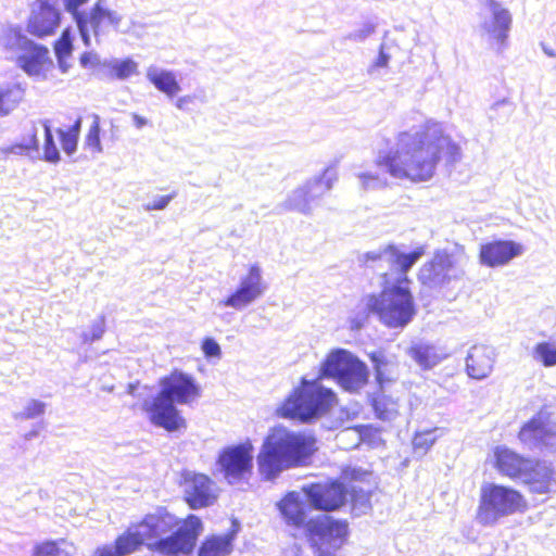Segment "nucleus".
<instances>
[{
    "label": "nucleus",
    "instance_id": "nucleus-1",
    "mask_svg": "<svg viewBox=\"0 0 556 556\" xmlns=\"http://www.w3.org/2000/svg\"><path fill=\"white\" fill-rule=\"evenodd\" d=\"M396 150H390L375 160L376 170L361 173L363 188L387 186L386 174L392 178L420 184L431 180L439 163L455 165L462 159V149L446 132L443 124L425 121L419 127L397 132Z\"/></svg>",
    "mask_w": 556,
    "mask_h": 556
},
{
    "label": "nucleus",
    "instance_id": "nucleus-2",
    "mask_svg": "<svg viewBox=\"0 0 556 556\" xmlns=\"http://www.w3.org/2000/svg\"><path fill=\"white\" fill-rule=\"evenodd\" d=\"M203 532V522L189 514L179 519L165 507H157L139 521L130 523L113 542L117 556H130L143 546L162 556H188Z\"/></svg>",
    "mask_w": 556,
    "mask_h": 556
},
{
    "label": "nucleus",
    "instance_id": "nucleus-3",
    "mask_svg": "<svg viewBox=\"0 0 556 556\" xmlns=\"http://www.w3.org/2000/svg\"><path fill=\"white\" fill-rule=\"evenodd\" d=\"M426 253L425 247H417L408 253L401 252L394 244H388L380 252L367 253L366 261L377 262L389 255V264L396 268L395 277L390 271L381 274V290L369 293L363 299V315H371L388 328H404L416 315L414 295L410 291L408 270Z\"/></svg>",
    "mask_w": 556,
    "mask_h": 556
},
{
    "label": "nucleus",
    "instance_id": "nucleus-4",
    "mask_svg": "<svg viewBox=\"0 0 556 556\" xmlns=\"http://www.w3.org/2000/svg\"><path fill=\"white\" fill-rule=\"evenodd\" d=\"M277 508L288 526L305 529V539L314 556H337L349 540L348 520L329 515L307 520V505L295 491L285 494Z\"/></svg>",
    "mask_w": 556,
    "mask_h": 556
},
{
    "label": "nucleus",
    "instance_id": "nucleus-5",
    "mask_svg": "<svg viewBox=\"0 0 556 556\" xmlns=\"http://www.w3.org/2000/svg\"><path fill=\"white\" fill-rule=\"evenodd\" d=\"M316 451L313 435L274 427L264 438L256 456L257 470L264 480H274L283 470L308 465Z\"/></svg>",
    "mask_w": 556,
    "mask_h": 556
},
{
    "label": "nucleus",
    "instance_id": "nucleus-6",
    "mask_svg": "<svg viewBox=\"0 0 556 556\" xmlns=\"http://www.w3.org/2000/svg\"><path fill=\"white\" fill-rule=\"evenodd\" d=\"M157 394L151 402L143 404L149 420L166 431L186 428V420L180 416L175 404H190L201 395V388L195 379L178 369L163 376Z\"/></svg>",
    "mask_w": 556,
    "mask_h": 556
},
{
    "label": "nucleus",
    "instance_id": "nucleus-7",
    "mask_svg": "<svg viewBox=\"0 0 556 556\" xmlns=\"http://www.w3.org/2000/svg\"><path fill=\"white\" fill-rule=\"evenodd\" d=\"M529 503L518 489L486 482L481 485L476 518L482 526L495 525L501 518L528 510Z\"/></svg>",
    "mask_w": 556,
    "mask_h": 556
},
{
    "label": "nucleus",
    "instance_id": "nucleus-8",
    "mask_svg": "<svg viewBox=\"0 0 556 556\" xmlns=\"http://www.w3.org/2000/svg\"><path fill=\"white\" fill-rule=\"evenodd\" d=\"M336 400V394L318 380L302 379L300 386L283 400L278 414L285 418L306 421L329 410Z\"/></svg>",
    "mask_w": 556,
    "mask_h": 556
},
{
    "label": "nucleus",
    "instance_id": "nucleus-9",
    "mask_svg": "<svg viewBox=\"0 0 556 556\" xmlns=\"http://www.w3.org/2000/svg\"><path fill=\"white\" fill-rule=\"evenodd\" d=\"M216 464L230 483L248 481L253 475V445L250 441L224 447L216 459Z\"/></svg>",
    "mask_w": 556,
    "mask_h": 556
},
{
    "label": "nucleus",
    "instance_id": "nucleus-10",
    "mask_svg": "<svg viewBox=\"0 0 556 556\" xmlns=\"http://www.w3.org/2000/svg\"><path fill=\"white\" fill-rule=\"evenodd\" d=\"M179 485L182 488L184 502L193 510L213 506L219 496L215 481L202 472L182 470Z\"/></svg>",
    "mask_w": 556,
    "mask_h": 556
},
{
    "label": "nucleus",
    "instance_id": "nucleus-11",
    "mask_svg": "<svg viewBox=\"0 0 556 556\" xmlns=\"http://www.w3.org/2000/svg\"><path fill=\"white\" fill-rule=\"evenodd\" d=\"M312 508L318 511H338L348 502L349 490L339 479L312 482L302 488Z\"/></svg>",
    "mask_w": 556,
    "mask_h": 556
},
{
    "label": "nucleus",
    "instance_id": "nucleus-12",
    "mask_svg": "<svg viewBox=\"0 0 556 556\" xmlns=\"http://www.w3.org/2000/svg\"><path fill=\"white\" fill-rule=\"evenodd\" d=\"M466 257L465 253L457 256L445 250L435 251L432 258L426 262L418 270L417 278L422 286L429 288H440L458 278V275H452L462 261Z\"/></svg>",
    "mask_w": 556,
    "mask_h": 556
},
{
    "label": "nucleus",
    "instance_id": "nucleus-13",
    "mask_svg": "<svg viewBox=\"0 0 556 556\" xmlns=\"http://www.w3.org/2000/svg\"><path fill=\"white\" fill-rule=\"evenodd\" d=\"M264 289L261 267L253 264L249 267L248 274L241 278L237 289L220 303L226 307L241 309L262 296Z\"/></svg>",
    "mask_w": 556,
    "mask_h": 556
},
{
    "label": "nucleus",
    "instance_id": "nucleus-14",
    "mask_svg": "<svg viewBox=\"0 0 556 556\" xmlns=\"http://www.w3.org/2000/svg\"><path fill=\"white\" fill-rule=\"evenodd\" d=\"M525 251L520 242L505 239H493L480 244L478 258L485 267L497 268L508 265Z\"/></svg>",
    "mask_w": 556,
    "mask_h": 556
},
{
    "label": "nucleus",
    "instance_id": "nucleus-15",
    "mask_svg": "<svg viewBox=\"0 0 556 556\" xmlns=\"http://www.w3.org/2000/svg\"><path fill=\"white\" fill-rule=\"evenodd\" d=\"M532 494H548L556 486V470L552 462L530 457L520 480Z\"/></svg>",
    "mask_w": 556,
    "mask_h": 556
},
{
    "label": "nucleus",
    "instance_id": "nucleus-16",
    "mask_svg": "<svg viewBox=\"0 0 556 556\" xmlns=\"http://www.w3.org/2000/svg\"><path fill=\"white\" fill-rule=\"evenodd\" d=\"M62 21L61 11L56 3L49 0H38V5L34 9L27 20L26 30L36 38H46L56 33Z\"/></svg>",
    "mask_w": 556,
    "mask_h": 556
},
{
    "label": "nucleus",
    "instance_id": "nucleus-17",
    "mask_svg": "<svg viewBox=\"0 0 556 556\" xmlns=\"http://www.w3.org/2000/svg\"><path fill=\"white\" fill-rule=\"evenodd\" d=\"M530 457L525 456L505 445H497L492 450V467L502 477L519 481L525 473Z\"/></svg>",
    "mask_w": 556,
    "mask_h": 556
},
{
    "label": "nucleus",
    "instance_id": "nucleus-18",
    "mask_svg": "<svg viewBox=\"0 0 556 556\" xmlns=\"http://www.w3.org/2000/svg\"><path fill=\"white\" fill-rule=\"evenodd\" d=\"M340 477V481L348 488L352 501L369 500L376 486L372 471L346 466L341 470Z\"/></svg>",
    "mask_w": 556,
    "mask_h": 556
},
{
    "label": "nucleus",
    "instance_id": "nucleus-19",
    "mask_svg": "<svg viewBox=\"0 0 556 556\" xmlns=\"http://www.w3.org/2000/svg\"><path fill=\"white\" fill-rule=\"evenodd\" d=\"M486 5L492 11L493 20L483 28L489 36L490 46L501 51L507 43L508 31L511 25V16L507 9L496 0H486Z\"/></svg>",
    "mask_w": 556,
    "mask_h": 556
},
{
    "label": "nucleus",
    "instance_id": "nucleus-20",
    "mask_svg": "<svg viewBox=\"0 0 556 556\" xmlns=\"http://www.w3.org/2000/svg\"><path fill=\"white\" fill-rule=\"evenodd\" d=\"M554 435L549 427V414L543 410L525 422L518 431V439L522 443L533 445H546Z\"/></svg>",
    "mask_w": 556,
    "mask_h": 556
},
{
    "label": "nucleus",
    "instance_id": "nucleus-21",
    "mask_svg": "<svg viewBox=\"0 0 556 556\" xmlns=\"http://www.w3.org/2000/svg\"><path fill=\"white\" fill-rule=\"evenodd\" d=\"M122 22V16L116 12L104 7L103 0H97L86 16V36L90 38L89 30L94 36L108 33L110 29L116 30Z\"/></svg>",
    "mask_w": 556,
    "mask_h": 556
},
{
    "label": "nucleus",
    "instance_id": "nucleus-22",
    "mask_svg": "<svg viewBox=\"0 0 556 556\" xmlns=\"http://www.w3.org/2000/svg\"><path fill=\"white\" fill-rule=\"evenodd\" d=\"M494 365V352L486 345H473L466 357V371L473 379L488 377Z\"/></svg>",
    "mask_w": 556,
    "mask_h": 556
},
{
    "label": "nucleus",
    "instance_id": "nucleus-23",
    "mask_svg": "<svg viewBox=\"0 0 556 556\" xmlns=\"http://www.w3.org/2000/svg\"><path fill=\"white\" fill-rule=\"evenodd\" d=\"M321 187L323 191L329 190L332 187L331 179L329 178L326 181L317 179L295 189L289 199L290 207L300 212H307L309 203L321 195V192H318Z\"/></svg>",
    "mask_w": 556,
    "mask_h": 556
},
{
    "label": "nucleus",
    "instance_id": "nucleus-24",
    "mask_svg": "<svg viewBox=\"0 0 556 556\" xmlns=\"http://www.w3.org/2000/svg\"><path fill=\"white\" fill-rule=\"evenodd\" d=\"M17 63L28 75H40L51 64L49 50L46 46L30 43L28 51L18 56Z\"/></svg>",
    "mask_w": 556,
    "mask_h": 556
},
{
    "label": "nucleus",
    "instance_id": "nucleus-25",
    "mask_svg": "<svg viewBox=\"0 0 556 556\" xmlns=\"http://www.w3.org/2000/svg\"><path fill=\"white\" fill-rule=\"evenodd\" d=\"M236 533L208 534L198 547V556H229L233 548Z\"/></svg>",
    "mask_w": 556,
    "mask_h": 556
},
{
    "label": "nucleus",
    "instance_id": "nucleus-26",
    "mask_svg": "<svg viewBox=\"0 0 556 556\" xmlns=\"http://www.w3.org/2000/svg\"><path fill=\"white\" fill-rule=\"evenodd\" d=\"M368 368L366 364L353 356L349 362L339 383L349 391H356L368 382Z\"/></svg>",
    "mask_w": 556,
    "mask_h": 556
},
{
    "label": "nucleus",
    "instance_id": "nucleus-27",
    "mask_svg": "<svg viewBox=\"0 0 556 556\" xmlns=\"http://www.w3.org/2000/svg\"><path fill=\"white\" fill-rule=\"evenodd\" d=\"M76 545L64 539L45 540L33 547V556H75Z\"/></svg>",
    "mask_w": 556,
    "mask_h": 556
},
{
    "label": "nucleus",
    "instance_id": "nucleus-28",
    "mask_svg": "<svg viewBox=\"0 0 556 556\" xmlns=\"http://www.w3.org/2000/svg\"><path fill=\"white\" fill-rule=\"evenodd\" d=\"M352 357L353 355L345 350L331 352L321 363L319 376L336 378L339 381Z\"/></svg>",
    "mask_w": 556,
    "mask_h": 556
},
{
    "label": "nucleus",
    "instance_id": "nucleus-29",
    "mask_svg": "<svg viewBox=\"0 0 556 556\" xmlns=\"http://www.w3.org/2000/svg\"><path fill=\"white\" fill-rule=\"evenodd\" d=\"M24 98V89L18 84L0 85V116L8 115Z\"/></svg>",
    "mask_w": 556,
    "mask_h": 556
},
{
    "label": "nucleus",
    "instance_id": "nucleus-30",
    "mask_svg": "<svg viewBox=\"0 0 556 556\" xmlns=\"http://www.w3.org/2000/svg\"><path fill=\"white\" fill-rule=\"evenodd\" d=\"M148 79L157 90L170 98L178 94L181 89L175 74L168 71L149 73Z\"/></svg>",
    "mask_w": 556,
    "mask_h": 556
},
{
    "label": "nucleus",
    "instance_id": "nucleus-31",
    "mask_svg": "<svg viewBox=\"0 0 556 556\" xmlns=\"http://www.w3.org/2000/svg\"><path fill=\"white\" fill-rule=\"evenodd\" d=\"M80 124H81L80 119H77L67 129L59 128L56 130L61 147H62L63 151L68 155H72L77 149L78 138H79V132H80Z\"/></svg>",
    "mask_w": 556,
    "mask_h": 556
},
{
    "label": "nucleus",
    "instance_id": "nucleus-32",
    "mask_svg": "<svg viewBox=\"0 0 556 556\" xmlns=\"http://www.w3.org/2000/svg\"><path fill=\"white\" fill-rule=\"evenodd\" d=\"M89 0H65V9L72 14L77 24L79 35L86 46L90 45V38L86 36V14L79 11V8L86 4Z\"/></svg>",
    "mask_w": 556,
    "mask_h": 556
},
{
    "label": "nucleus",
    "instance_id": "nucleus-33",
    "mask_svg": "<svg viewBox=\"0 0 556 556\" xmlns=\"http://www.w3.org/2000/svg\"><path fill=\"white\" fill-rule=\"evenodd\" d=\"M42 126L45 130V140L42 144V160L48 163L56 164L60 162L61 155L56 148L50 123L48 121H45L42 123Z\"/></svg>",
    "mask_w": 556,
    "mask_h": 556
},
{
    "label": "nucleus",
    "instance_id": "nucleus-34",
    "mask_svg": "<svg viewBox=\"0 0 556 556\" xmlns=\"http://www.w3.org/2000/svg\"><path fill=\"white\" fill-rule=\"evenodd\" d=\"M53 50L59 63H62L72 55L73 36L70 27L64 28L60 37L53 42Z\"/></svg>",
    "mask_w": 556,
    "mask_h": 556
},
{
    "label": "nucleus",
    "instance_id": "nucleus-35",
    "mask_svg": "<svg viewBox=\"0 0 556 556\" xmlns=\"http://www.w3.org/2000/svg\"><path fill=\"white\" fill-rule=\"evenodd\" d=\"M534 358L545 367L556 365V346L551 342H540L533 348Z\"/></svg>",
    "mask_w": 556,
    "mask_h": 556
},
{
    "label": "nucleus",
    "instance_id": "nucleus-36",
    "mask_svg": "<svg viewBox=\"0 0 556 556\" xmlns=\"http://www.w3.org/2000/svg\"><path fill=\"white\" fill-rule=\"evenodd\" d=\"M100 130V118L94 116L84 141L85 149L91 153H100L102 151Z\"/></svg>",
    "mask_w": 556,
    "mask_h": 556
},
{
    "label": "nucleus",
    "instance_id": "nucleus-37",
    "mask_svg": "<svg viewBox=\"0 0 556 556\" xmlns=\"http://www.w3.org/2000/svg\"><path fill=\"white\" fill-rule=\"evenodd\" d=\"M138 65L131 59H124L111 65V73L118 79H126L137 74Z\"/></svg>",
    "mask_w": 556,
    "mask_h": 556
},
{
    "label": "nucleus",
    "instance_id": "nucleus-38",
    "mask_svg": "<svg viewBox=\"0 0 556 556\" xmlns=\"http://www.w3.org/2000/svg\"><path fill=\"white\" fill-rule=\"evenodd\" d=\"M410 355L416 363H418L422 368L427 369L434 365L435 355L432 353L431 349L424 345H417L412 348Z\"/></svg>",
    "mask_w": 556,
    "mask_h": 556
},
{
    "label": "nucleus",
    "instance_id": "nucleus-39",
    "mask_svg": "<svg viewBox=\"0 0 556 556\" xmlns=\"http://www.w3.org/2000/svg\"><path fill=\"white\" fill-rule=\"evenodd\" d=\"M38 149L39 144L36 129L31 131L27 140L24 142L14 143L9 148L10 152L12 153L26 155L38 152Z\"/></svg>",
    "mask_w": 556,
    "mask_h": 556
},
{
    "label": "nucleus",
    "instance_id": "nucleus-40",
    "mask_svg": "<svg viewBox=\"0 0 556 556\" xmlns=\"http://www.w3.org/2000/svg\"><path fill=\"white\" fill-rule=\"evenodd\" d=\"M369 358L374 365L377 381L379 383H383L386 380H388L384 375V370L389 366V361L380 352L370 353Z\"/></svg>",
    "mask_w": 556,
    "mask_h": 556
},
{
    "label": "nucleus",
    "instance_id": "nucleus-41",
    "mask_svg": "<svg viewBox=\"0 0 556 556\" xmlns=\"http://www.w3.org/2000/svg\"><path fill=\"white\" fill-rule=\"evenodd\" d=\"M45 403L38 400H31L21 413V417L25 419L36 418L45 413Z\"/></svg>",
    "mask_w": 556,
    "mask_h": 556
},
{
    "label": "nucleus",
    "instance_id": "nucleus-42",
    "mask_svg": "<svg viewBox=\"0 0 556 556\" xmlns=\"http://www.w3.org/2000/svg\"><path fill=\"white\" fill-rule=\"evenodd\" d=\"M202 351L206 357L220 356V348L218 343L212 338H205L202 341Z\"/></svg>",
    "mask_w": 556,
    "mask_h": 556
},
{
    "label": "nucleus",
    "instance_id": "nucleus-43",
    "mask_svg": "<svg viewBox=\"0 0 556 556\" xmlns=\"http://www.w3.org/2000/svg\"><path fill=\"white\" fill-rule=\"evenodd\" d=\"M199 98L195 94H187L178 98L175 105L181 111H191L195 106Z\"/></svg>",
    "mask_w": 556,
    "mask_h": 556
},
{
    "label": "nucleus",
    "instance_id": "nucleus-44",
    "mask_svg": "<svg viewBox=\"0 0 556 556\" xmlns=\"http://www.w3.org/2000/svg\"><path fill=\"white\" fill-rule=\"evenodd\" d=\"M355 429L357 430V432L359 433V437L363 440H366V439H369V438H375L380 432L379 428H376V427H374L371 425L356 426Z\"/></svg>",
    "mask_w": 556,
    "mask_h": 556
},
{
    "label": "nucleus",
    "instance_id": "nucleus-45",
    "mask_svg": "<svg viewBox=\"0 0 556 556\" xmlns=\"http://www.w3.org/2000/svg\"><path fill=\"white\" fill-rule=\"evenodd\" d=\"M175 193L161 195L147 205L148 210H163L167 206Z\"/></svg>",
    "mask_w": 556,
    "mask_h": 556
},
{
    "label": "nucleus",
    "instance_id": "nucleus-46",
    "mask_svg": "<svg viewBox=\"0 0 556 556\" xmlns=\"http://www.w3.org/2000/svg\"><path fill=\"white\" fill-rule=\"evenodd\" d=\"M92 556H117V555L112 545L104 544V545L98 546L93 551Z\"/></svg>",
    "mask_w": 556,
    "mask_h": 556
},
{
    "label": "nucleus",
    "instance_id": "nucleus-47",
    "mask_svg": "<svg viewBox=\"0 0 556 556\" xmlns=\"http://www.w3.org/2000/svg\"><path fill=\"white\" fill-rule=\"evenodd\" d=\"M389 62V55L384 53L382 50H380L378 58L375 61L376 67H383L387 66Z\"/></svg>",
    "mask_w": 556,
    "mask_h": 556
},
{
    "label": "nucleus",
    "instance_id": "nucleus-48",
    "mask_svg": "<svg viewBox=\"0 0 556 556\" xmlns=\"http://www.w3.org/2000/svg\"><path fill=\"white\" fill-rule=\"evenodd\" d=\"M132 119L138 128H141L147 124V119L138 114H134Z\"/></svg>",
    "mask_w": 556,
    "mask_h": 556
},
{
    "label": "nucleus",
    "instance_id": "nucleus-49",
    "mask_svg": "<svg viewBox=\"0 0 556 556\" xmlns=\"http://www.w3.org/2000/svg\"><path fill=\"white\" fill-rule=\"evenodd\" d=\"M80 63L86 66L89 63V54L84 53L80 55Z\"/></svg>",
    "mask_w": 556,
    "mask_h": 556
},
{
    "label": "nucleus",
    "instance_id": "nucleus-50",
    "mask_svg": "<svg viewBox=\"0 0 556 556\" xmlns=\"http://www.w3.org/2000/svg\"><path fill=\"white\" fill-rule=\"evenodd\" d=\"M135 388H136L135 386L130 384V386H129V392H130V393H134Z\"/></svg>",
    "mask_w": 556,
    "mask_h": 556
},
{
    "label": "nucleus",
    "instance_id": "nucleus-51",
    "mask_svg": "<svg viewBox=\"0 0 556 556\" xmlns=\"http://www.w3.org/2000/svg\"><path fill=\"white\" fill-rule=\"evenodd\" d=\"M374 407H375L376 410H378V401L374 402Z\"/></svg>",
    "mask_w": 556,
    "mask_h": 556
}]
</instances>
